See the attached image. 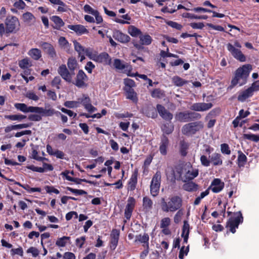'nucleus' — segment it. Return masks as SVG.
Returning a JSON list of instances; mask_svg holds the SVG:
<instances>
[{"instance_id": "52", "label": "nucleus", "mask_w": 259, "mask_h": 259, "mask_svg": "<svg viewBox=\"0 0 259 259\" xmlns=\"http://www.w3.org/2000/svg\"><path fill=\"white\" fill-rule=\"evenodd\" d=\"M221 151L224 154L230 155L231 154L229 146L227 144L224 143L221 145Z\"/></svg>"}, {"instance_id": "44", "label": "nucleus", "mask_w": 259, "mask_h": 259, "mask_svg": "<svg viewBox=\"0 0 259 259\" xmlns=\"http://www.w3.org/2000/svg\"><path fill=\"white\" fill-rule=\"evenodd\" d=\"M243 137L245 139L257 142L259 141V136L252 134H245L243 135Z\"/></svg>"}, {"instance_id": "1", "label": "nucleus", "mask_w": 259, "mask_h": 259, "mask_svg": "<svg viewBox=\"0 0 259 259\" xmlns=\"http://www.w3.org/2000/svg\"><path fill=\"white\" fill-rule=\"evenodd\" d=\"M160 206L164 212H174L179 210L182 206V199L178 196H172L167 199L161 198Z\"/></svg>"}, {"instance_id": "3", "label": "nucleus", "mask_w": 259, "mask_h": 259, "mask_svg": "<svg viewBox=\"0 0 259 259\" xmlns=\"http://www.w3.org/2000/svg\"><path fill=\"white\" fill-rule=\"evenodd\" d=\"M6 28L3 23L0 24V35L4 34L16 32L19 29V21L18 19L14 16H8L5 22Z\"/></svg>"}, {"instance_id": "20", "label": "nucleus", "mask_w": 259, "mask_h": 259, "mask_svg": "<svg viewBox=\"0 0 259 259\" xmlns=\"http://www.w3.org/2000/svg\"><path fill=\"white\" fill-rule=\"evenodd\" d=\"M15 107L24 113L32 112L35 113L36 107L27 106L24 103H15L14 104Z\"/></svg>"}, {"instance_id": "27", "label": "nucleus", "mask_w": 259, "mask_h": 259, "mask_svg": "<svg viewBox=\"0 0 259 259\" xmlns=\"http://www.w3.org/2000/svg\"><path fill=\"white\" fill-rule=\"evenodd\" d=\"M35 113L41 114L42 116H50L56 113L53 109H45L41 107H36Z\"/></svg>"}, {"instance_id": "14", "label": "nucleus", "mask_w": 259, "mask_h": 259, "mask_svg": "<svg viewBox=\"0 0 259 259\" xmlns=\"http://www.w3.org/2000/svg\"><path fill=\"white\" fill-rule=\"evenodd\" d=\"M224 187V183L219 179H214L211 182L209 190H211L213 193H219Z\"/></svg>"}, {"instance_id": "41", "label": "nucleus", "mask_w": 259, "mask_h": 259, "mask_svg": "<svg viewBox=\"0 0 259 259\" xmlns=\"http://www.w3.org/2000/svg\"><path fill=\"white\" fill-rule=\"evenodd\" d=\"M238 154L237 159L238 165L239 166H243L246 162L247 157L241 151H239Z\"/></svg>"}, {"instance_id": "29", "label": "nucleus", "mask_w": 259, "mask_h": 259, "mask_svg": "<svg viewBox=\"0 0 259 259\" xmlns=\"http://www.w3.org/2000/svg\"><path fill=\"white\" fill-rule=\"evenodd\" d=\"M190 226L188 222L185 221L182 229V237L184 238V242L187 243L189 234Z\"/></svg>"}, {"instance_id": "11", "label": "nucleus", "mask_w": 259, "mask_h": 259, "mask_svg": "<svg viewBox=\"0 0 259 259\" xmlns=\"http://www.w3.org/2000/svg\"><path fill=\"white\" fill-rule=\"evenodd\" d=\"M236 215L235 218H231L227 223V227L233 233L236 232V229L238 228L239 223L243 221V217L240 212L236 213Z\"/></svg>"}, {"instance_id": "56", "label": "nucleus", "mask_w": 259, "mask_h": 259, "mask_svg": "<svg viewBox=\"0 0 259 259\" xmlns=\"http://www.w3.org/2000/svg\"><path fill=\"white\" fill-rule=\"evenodd\" d=\"M27 252L29 253H31L33 257H35L38 256L39 251L36 248L34 247H31L27 249Z\"/></svg>"}, {"instance_id": "9", "label": "nucleus", "mask_w": 259, "mask_h": 259, "mask_svg": "<svg viewBox=\"0 0 259 259\" xmlns=\"http://www.w3.org/2000/svg\"><path fill=\"white\" fill-rule=\"evenodd\" d=\"M69 69L66 67V66H61L58 70L59 73L62 77L68 82H71L73 76L74 75L73 66H68Z\"/></svg>"}, {"instance_id": "8", "label": "nucleus", "mask_w": 259, "mask_h": 259, "mask_svg": "<svg viewBox=\"0 0 259 259\" xmlns=\"http://www.w3.org/2000/svg\"><path fill=\"white\" fill-rule=\"evenodd\" d=\"M88 56L92 60L95 61L97 63L105 64L111 63V60L109 55L106 53H102L99 55L93 53L92 51L88 52Z\"/></svg>"}, {"instance_id": "2", "label": "nucleus", "mask_w": 259, "mask_h": 259, "mask_svg": "<svg viewBox=\"0 0 259 259\" xmlns=\"http://www.w3.org/2000/svg\"><path fill=\"white\" fill-rule=\"evenodd\" d=\"M250 70L251 68H249V66H242L239 67L235 72L234 77L231 81V85L230 88H232L238 84L240 86L245 84Z\"/></svg>"}, {"instance_id": "47", "label": "nucleus", "mask_w": 259, "mask_h": 259, "mask_svg": "<svg viewBox=\"0 0 259 259\" xmlns=\"http://www.w3.org/2000/svg\"><path fill=\"white\" fill-rule=\"evenodd\" d=\"M183 188L187 191H192L197 189V185L195 183L190 182L185 184Z\"/></svg>"}, {"instance_id": "39", "label": "nucleus", "mask_w": 259, "mask_h": 259, "mask_svg": "<svg viewBox=\"0 0 259 259\" xmlns=\"http://www.w3.org/2000/svg\"><path fill=\"white\" fill-rule=\"evenodd\" d=\"M183 17L188 18L190 19H204L206 20L207 19L208 16L206 15L197 16L191 13H186L182 15Z\"/></svg>"}, {"instance_id": "25", "label": "nucleus", "mask_w": 259, "mask_h": 259, "mask_svg": "<svg viewBox=\"0 0 259 259\" xmlns=\"http://www.w3.org/2000/svg\"><path fill=\"white\" fill-rule=\"evenodd\" d=\"M253 95L251 89L248 88L246 90L240 92L237 97L239 101L243 102H244L247 99L251 97Z\"/></svg>"}, {"instance_id": "22", "label": "nucleus", "mask_w": 259, "mask_h": 259, "mask_svg": "<svg viewBox=\"0 0 259 259\" xmlns=\"http://www.w3.org/2000/svg\"><path fill=\"white\" fill-rule=\"evenodd\" d=\"M157 109L159 114L163 118L167 120H170L172 118V115L168 112L163 106L157 105Z\"/></svg>"}, {"instance_id": "45", "label": "nucleus", "mask_w": 259, "mask_h": 259, "mask_svg": "<svg viewBox=\"0 0 259 259\" xmlns=\"http://www.w3.org/2000/svg\"><path fill=\"white\" fill-rule=\"evenodd\" d=\"M140 39L141 44L143 45H149L152 42V38L149 35H141Z\"/></svg>"}, {"instance_id": "60", "label": "nucleus", "mask_w": 259, "mask_h": 259, "mask_svg": "<svg viewBox=\"0 0 259 259\" xmlns=\"http://www.w3.org/2000/svg\"><path fill=\"white\" fill-rule=\"evenodd\" d=\"M200 161L202 165L204 166H208L210 164V160L205 155H202L200 157Z\"/></svg>"}, {"instance_id": "55", "label": "nucleus", "mask_w": 259, "mask_h": 259, "mask_svg": "<svg viewBox=\"0 0 259 259\" xmlns=\"http://www.w3.org/2000/svg\"><path fill=\"white\" fill-rule=\"evenodd\" d=\"M170 219L168 217H165L163 218L160 223V227L162 228H166L170 225Z\"/></svg>"}, {"instance_id": "16", "label": "nucleus", "mask_w": 259, "mask_h": 259, "mask_svg": "<svg viewBox=\"0 0 259 259\" xmlns=\"http://www.w3.org/2000/svg\"><path fill=\"white\" fill-rule=\"evenodd\" d=\"M87 79L85 74L82 70H80L76 76L75 84L79 88L85 87Z\"/></svg>"}, {"instance_id": "6", "label": "nucleus", "mask_w": 259, "mask_h": 259, "mask_svg": "<svg viewBox=\"0 0 259 259\" xmlns=\"http://www.w3.org/2000/svg\"><path fill=\"white\" fill-rule=\"evenodd\" d=\"M227 47L228 50L236 59L239 60L241 62H244L245 61L246 58L245 56L242 53L239 49H236L235 48L237 47L240 48L241 47V45L239 42L235 41L234 43V46L229 44L227 45Z\"/></svg>"}, {"instance_id": "51", "label": "nucleus", "mask_w": 259, "mask_h": 259, "mask_svg": "<svg viewBox=\"0 0 259 259\" xmlns=\"http://www.w3.org/2000/svg\"><path fill=\"white\" fill-rule=\"evenodd\" d=\"M162 130L166 134H169L173 131L174 126L171 123H167L162 126Z\"/></svg>"}, {"instance_id": "36", "label": "nucleus", "mask_w": 259, "mask_h": 259, "mask_svg": "<svg viewBox=\"0 0 259 259\" xmlns=\"http://www.w3.org/2000/svg\"><path fill=\"white\" fill-rule=\"evenodd\" d=\"M210 160L214 165H220L223 163L221 155L219 153H213L211 157Z\"/></svg>"}, {"instance_id": "17", "label": "nucleus", "mask_w": 259, "mask_h": 259, "mask_svg": "<svg viewBox=\"0 0 259 259\" xmlns=\"http://www.w3.org/2000/svg\"><path fill=\"white\" fill-rule=\"evenodd\" d=\"M68 28L74 31L77 35H80L83 34H87L89 33L88 29L83 25L80 24L77 25H69Z\"/></svg>"}, {"instance_id": "7", "label": "nucleus", "mask_w": 259, "mask_h": 259, "mask_svg": "<svg viewBox=\"0 0 259 259\" xmlns=\"http://www.w3.org/2000/svg\"><path fill=\"white\" fill-rule=\"evenodd\" d=\"M161 177V173L159 171H157L152 179L150 185V192L153 196H156L159 193Z\"/></svg>"}, {"instance_id": "61", "label": "nucleus", "mask_w": 259, "mask_h": 259, "mask_svg": "<svg viewBox=\"0 0 259 259\" xmlns=\"http://www.w3.org/2000/svg\"><path fill=\"white\" fill-rule=\"evenodd\" d=\"M65 218L66 220L69 221L73 218L77 219L78 218V214L75 211H70L66 214Z\"/></svg>"}, {"instance_id": "28", "label": "nucleus", "mask_w": 259, "mask_h": 259, "mask_svg": "<svg viewBox=\"0 0 259 259\" xmlns=\"http://www.w3.org/2000/svg\"><path fill=\"white\" fill-rule=\"evenodd\" d=\"M58 42L60 47L62 49L67 52H69L71 50V44L69 43L67 40L63 36L59 38Z\"/></svg>"}, {"instance_id": "64", "label": "nucleus", "mask_w": 259, "mask_h": 259, "mask_svg": "<svg viewBox=\"0 0 259 259\" xmlns=\"http://www.w3.org/2000/svg\"><path fill=\"white\" fill-rule=\"evenodd\" d=\"M63 259H75V256L72 252H66L64 254Z\"/></svg>"}, {"instance_id": "35", "label": "nucleus", "mask_w": 259, "mask_h": 259, "mask_svg": "<svg viewBox=\"0 0 259 259\" xmlns=\"http://www.w3.org/2000/svg\"><path fill=\"white\" fill-rule=\"evenodd\" d=\"M28 54L32 59L36 60H38L41 56L40 51L36 48L30 50Z\"/></svg>"}, {"instance_id": "57", "label": "nucleus", "mask_w": 259, "mask_h": 259, "mask_svg": "<svg viewBox=\"0 0 259 259\" xmlns=\"http://www.w3.org/2000/svg\"><path fill=\"white\" fill-rule=\"evenodd\" d=\"M83 10L85 13L94 15L97 10L93 9L90 5H85L83 7Z\"/></svg>"}, {"instance_id": "21", "label": "nucleus", "mask_w": 259, "mask_h": 259, "mask_svg": "<svg viewBox=\"0 0 259 259\" xmlns=\"http://www.w3.org/2000/svg\"><path fill=\"white\" fill-rule=\"evenodd\" d=\"M169 146V140L167 137L162 138L159 145V151L161 155H165L167 154V150Z\"/></svg>"}, {"instance_id": "46", "label": "nucleus", "mask_w": 259, "mask_h": 259, "mask_svg": "<svg viewBox=\"0 0 259 259\" xmlns=\"http://www.w3.org/2000/svg\"><path fill=\"white\" fill-rule=\"evenodd\" d=\"M172 81L175 85L178 87L182 86L187 82V81L184 80L179 76H174L172 77Z\"/></svg>"}, {"instance_id": "34", "label": "nucleus", "mask_w": 259, "mask_h": 259, "mask_svg": "<svg viewBox=\"0 0 259 259\" xmlns=\"http://www.w3.org/2000/svg\"><path fill=\"white\" fill-rule=\"evenodd\" d=\"M149 236L147 234L144 233L136 236L135 239L136 242H140L141 243H146L147 246L148 247Z\"/></svg>"}, {"instance_id": "42", "label": "nucleus", "mask_w": 259, "mask_h": 259, "mask_svg": "<svg viewBox=\"0 0 259 259\" xmlns=\"http://www.w3.org/2000/svg\"><path fill=\"white\" fill-rule=\"evenodd\" d=\"M70 238L69 237L67 236H63L58 238L56 242V244L59 247H64L66 245L67 241L70 240Z\"/></svg>"}, {"instance_id": "49", "label": "nucleus", "mask_w": 259, "mask_h": 259, "mask_svg": "<svg viewBox=\"0 0 259 259\" xmlns=\"http://www.w3.org/2000/svg\"><path fill=\"white\" fill-rule=\"evenodd\" d=\"M188 145L185 142L182 141L180 142V152L182 155L185 156L187 154V150Z\"/></svg>"}, {"instance_id": "13", "label": "nucleus", "mask_w": 259, "mask_h": 259, "mask_svg": "<svg viewBox=\"0 0 259 259\" xmlns=\"http://www.w3.org/2000/svg\"><path fill=\"white\" fill-rule=\"evenodd\" d=\"M73 44L74 50L78 53L79 56L80 57V62H82V60L85 59L83 55L85 54L88 56V52L92 51L88 49H85L79 42L76 40H73Z\"/></svg>"}, {"instance_id": "32", "label": "nucleus", "mask_w": 259, "mask_h": 259, "mask_svg": "<svg viewBox=\"0 0 259 259\" xmlns=\"http://www.w3.org/2000/svg\"><path fill=\"white\" fill-rule=\"evenodd\" d=\"M23 21L28 24H30L35 21V17L30 12H26L22 16Z\"/></svg>"}, {"instance_id": "10", "label": "nucleus", "mask_w": 259, "mask_h": 259, "mask_svg": "<svg viewBox=\"0 0 259 259\" xmlns=\"http://www.w3.org/2000/svg\"><path fill=\"white\" fill-rule=\"evenodd\" d=\"M200 117V114L189 111L180 112L177 114L175 117L176 120L181 122H187L191 119H199Z\"/></svg>"}, {"instance_id": "15", "label": "nucleus", "mask_w": 259, "mask_h": 259, "mask_svg": "<svg viewBox=\"0 0 259 259\" xmlns=\"http://www.w3.org/2000/svg\"><path fill=\"white\" fill-rule=\"evenodd\" d=\"M135 199L133 197H130L128 198L124 211L125 217L128 220L131 217L133 210L135 207Z\"/></svg>"}, {"instance_id": "63", "label": "nucleus", "mask_w": 259, "mask_h": 259, "mask_svg": "<svg viewBox=\"0 0 259 259\" xmlns=\"http://www.w3.org/2000/svg\"><path fill=\"white\" fill-rule=\"evenodd\" d=\"M249 88L251 89L253 94L254 92L259 91V82L257 81L253 82Z\"/></svg>"}, {"instance_id": "30", "label": "nucleus", "mask_w": 259, "mask_h": 259, "mask_svg": "<svg viewBox=\"0 0 259 259\" xmlns=\"http://www.w3.org/2000/svg\"><path fill=\"white\" fill-rule=\"evenodd\" d=\"M51 20L54 22V28L56 29H60L64 25L63 20L58 16H53L50 18Z\"/></svg>"}, {"instance_id": "4", "label": "nucleus", "mask_w": 259, "mask_h": 259, "mask_svg": "<svg viewBox=\"0 0 259 259\" xmlns=\"http://www.w3.org/2000/svg\"><path fill=\"white\" fill-rule=\"evenodd\" d=\"M181 179L186 182L193 179L198 175V171L194 169L190 163L183 165L179 171Z\"/></svg>"}, {"instance_id": "58", "label": "nucleus", "mask_w": 259, "mask_h": 259, "mask_svg": "<svg viewBox=\"0 0 259 259\" xmlns=\"http://www.w3.org/2000/svg\"><path fill=\"white\" fill-rule=\"evenodd\" d=\"M85 237L82 236L80 238H77L75 240V244L79 248H81L85 242Z\"/></svg>"}, {"instance_id": "62", "label": "nucleus", "mask_w": 259, "mask_h": 259, "mask_svg": "<svg viewBox=\"0 0 259 259\" xmlns=\"http://www.w3.org/2000/svg\"><path fill=\"white\" fill-rule=\"evenodd\" d=\"M45 190L48 193H54L57 194L59 193V191L53 186H47L45 187Z\"/></svg>"}, {"instance_id": "23", "label": "nucleus", "mask_w": 259, "mask_h": 259, "mask_svg": "<svg viewBox=\"0 0 259 259\" xmlns=\"http://www.w3.org/2000/svg\"><path fill=\"white\" fill-rule=\"evenodd\" d=\"M157 109L159 114L163 118L167 120H170L172 118V115L168 112L163 106L157 105Z\"/></svg>"}, {"instance_id": "53", "label": "nucleus", "mask_w": 259, "mask_h": 259, "mask_svg": "<svg viewBox=\"0 0 259 259\" xmlns=\"http://www.w3.org/2000/svg\"><path fill=\"white\" fill-rule=\"evenodd\" d=\"M189 252V246L185 247V246H183L180 251L179 257L180 259H183L184 256L187 255Z\"/></svg>"}, {"instance_id": "31", "label": "nucleus", "mask_w": 259, "mask_h": 259, "mask_svg": "<svg viewBox=\"0 0 259 259\" xmlns=\"http://www.w3.org/2000/svg\"><path fill=\"white\" fill-rule=\"evenodd\" d=\"M126 93V98L132 100L133 102L136 103L138 101L137 94L134 91V89L128 88V89H124V90Z\"/></svg>"}, {"instance_id": "37", "label": "nucleus", "mask_w": 259, "mask_h": 259, "mask_svg": "<svg viewBox=\"0 0 259 259\" xmlns=\"http://www.w3.org/2000/svg\"><path fill=\"white\" fill-rule=\"evenodd\" d=\"M26 116L25 115L18 114H13V115H7L5 116V118L6 119H8L11 120L12 121H21L23 119L26 118Z\"/></svg>"}, {"instance_id": "19", "label": "nucleus", "mask_w": 259, "mask_h": 259, "mask_svg": "<svg viewBox=\"0 0 259 259\" xmlns=\"http://www.w3.org/2000/svg\"><path fill=\"white\" fill-rule=\"evenodd\" d=\"M119 236V231L116 229L112 230L110 234V248L112 249H115L118 244Z\"/></svg>"}, {"instance_id": "33", "label": "nucleus", "mask_w": 259, "mask_h": 259, "mask_svg": "<svg viewBox=\"0 0 259 259\" xmlns=\"http://www.w3.org/2000/svg\"><path fill=\"white\" fill-rule=\"evenodd\" d=\"M153 206L152 200L148 197H144L143 198V207L145 211L150 210Z\"/></svg>"}, {"instance_id": "48", "label": "nucleus", "mask_w": 259, "mask_h": 259, "mask_svg": "<svg viewBox=\"0 0 259 259\" xmlns=\"http://www.w3.org/2000/svg\"><path fill=\"white\" fill-rule=\"evenodd\" d=\"M123 83L125 85V87L123 88V90L124 89H128V88L132 89L133 87L135 86V81L130 78H125L123 80Z\"/></svg>"}, {"instance_id": "12", "label": "nucleus", "mask_w": 259, "mask_h": 259, "mask_svg": "<svg viewBox=\"0 0 259 259\" xmlns=\"http://www.w3.org/2000/svg\"><path fill=\"white\" fill-rule=\"evenodd\" d=\"M213 105L211 103H195L190 107V109L195 111L204 112L212 108Z\"/></svg>"}, {"instance_id": "50", "label": "nucleus", "mask_w": 259, "mask_h": 259, "mask_svg": "<svg viewBox=\"0 0 259 259\" xmlns=\"http://www.w3.org/2000/svg\"><path fill=\"white\" fill-rule=\"evenodd\" d=\"M79 105L82 104L84 107L85 106V105H87L88 104H89L91 102V100L90 98L85 95H83L82 96L79 98H78Z\"/></svg>"}, {"instance_id": "24", "label": "nucleus", "mask_w": 259, "mask_h": 259, "mask_svg": "<svg viewBox=\"0 0 259 259\" xmlns=\"http://www.w3.org/2000/svg\"><path fill=\"white\" fill-rule=\"evenodd\" d=\"M157 109L159 114L163 118L167 120H170L172 118V115L168 112L163 106L157 105Z\"/></svg>"}, {"instance_id": "26", "label": "nucleus", "mask_w": 259, "mask_h": 259, "mask_svg": "<svg viewBox=\"0 0 259 259\" xmlns=\"http://www.w3.org/2000/svg\"><path fill=\"white\" fill-rule=\"evenodd\" d=\"M113 37L122 43L128 42L130 38L128 35L122 33L119 31H115L114 32Z\"/></svg>"}, {"instance_id": "5", "label": "nucleus", "mask_w": 259, "mask_h": 259, "mask_svg": "<svg viewBox=\"0 0 259 259\" xmlns=\"http://www.w3.org/2000/svg\"><path fill=\"white\" fill-rule=\"evenodd\" d=\"M203 127V124L201 121L194 122L184 125L182 127V132L184 135H191L194 134Z\"/></svg>"}, {"instance_id": "43", "label": "nucleus", "mask_w": 259, "mask_h": 259, "mask_svg": "<svg viewBox=\"0 0 259 259\" xmlns=\"http://www.w3.org/2000/svg\"><path fill=\"white\" fill-rule=\"evenodd\" d=\"M64 106L69 108H77L79 107L78 99L77 101H67L64 104Z\"/></svg>"}, {"instance_id": "54", "label": "nucleus", "mask_w": 259, "mask_h": 259, "mask_svg": "<svg viewBox=\"0 0 259 259\" xmlns=\"http://www.w3.org/2000/svg\"><path fill=\"white\" fill-rule=\"evenodd\" d=\"M31 155H32V157L36 160L42 161L44 160L48 161V159H47L45 157H42L39 156L38 155V152L36 150L34 149L32 150Z\"/></svg>"}, {"instance_id": "18", "label": "nucleus", "mask_w": 259, "mask_h": 259, "mask_svg": "<svg viewBox=\"0 0 259 259\" xmlns=\"http://www.w3.org/2000/svg\"><path fill=\"white\" fill-rule=\"evenodd\" d=\"M115 67L119 72L124 73L127 76L135 77L137 75V72L132 71L131 66H115Z\"/></svg>"}, {"instance_id": "40", "label": "nucleus", "mask_w": 259, "mask_h": 259, "mask_svg": "<svg viewBox=\"0 0 259 259\" xmlns=\"http://www.w3.org/2000/svg\"><path fill=\"white\" fill-rule=\"evenodd\" d=\"M128 33L132 36L136 37L141 33L140 30L133 25H130L128 28Z\"/></svg>"}, {"instance_id": "59", "label": "nucleus", "mask_w": 259, "mask_h": 259, "mask_svg": "<svg viewBox=\"0 0 259 259\" xmlns=\"http://www.w3.org/2000/svg\"><path fill=\"white\" fill-rule=\"evenodd\" d=\"M167 24L169 26L176 28L177 30H181L182 28V25L171 21H169L167 22Z\"/></svg>"}, {"instance_id": "38", "label": "nucleus", "mask_w": 259, "mask_h": 259, "mask_svg": "<svg viewBox=\"0 0 259 259\" xmlns=\"http://www.w3.org/2000/svg\"><path fill=\"white\" fill-rule=\"evenodd\" d=\"M42 49L51 56H53L55 54V52L53 46L49 43L44 42L41 45Z\"/></svg>"}]
</instances>
